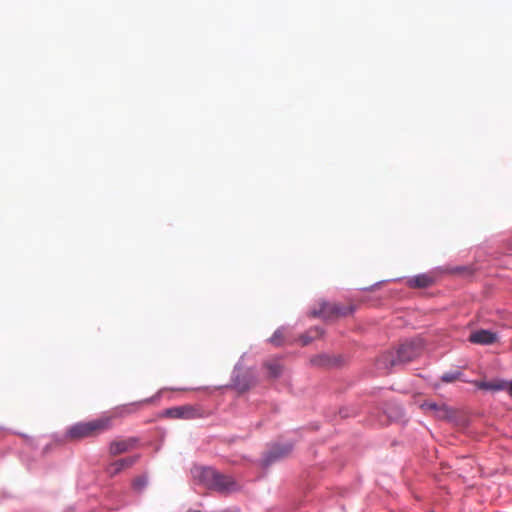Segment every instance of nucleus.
I'll list each match as a JSON object with an SVG mask.
<instances>
[{
    "mask_svg": "<svg viewBox=\"0 0 512 512\" xmlns=\"http://www.w3.org/2000/svg\"><path fill=\"white\" fill-rule=\"evenodd\" d=\"M149 402L150 400L146 399L127 405H122L116 407L111 415H102L90 421L77 422L69 427L66 432V438L69 441H80L86 438L97 437L113 427L114 418L133 413L141 404Z\"/></svg>",
    "mask_w": 512,
    "mask_h": 512,
    "instance_id": "1",
    "label": "nucleus"
},
{
    "mask_svg": "<svg viewBox=\"0 0 512 512\" xmlns=\"http://www.w3.org/2000/svg\"><path fill=\"white\" fill-rule=\"evenodd\" d=\"M192 472L194 478L206 488L219 493H231L240 488L232 476L222 474L212 467H196Z\"/></svg>",
    "mask_w": 512,
    "mask_h": 512,
    "instance_id": "2",
    "label": "nucleus"
},
{
    "mask_svg": "<svg viewBox=\"0 0 512 512\" xmlns=\"http://www.w3.org/2000/svg\"><path fill=\"white\" fill-rule=\"evenodd\" d=\"M422 345L420 342L411 341L399 346L395 353L387 352L378 359V366L383 368L394 367L399 364H406L422 353Z\"/></svg>",
    "mask_w": 512,
    "mask_h": 512,
    "instance_id": "3",
    "label": "nucleus"
},
{
    "mask_svg": "<svg viewBox=\"0 0 512 512\" xmlns=\"http://www.w3.org/2000/svg\"><path fill=\"white\" fill-rule=\"evenodd\" d=\"M352 312V306H343L321 300L309 310V316L313 318L348 317L352 315Z\"/></svg>",
    "mask_w": 512,
    "mask_h": 512,
    "instance_id": "4",
    "label": "nucleus"
},
{
    "mask_svg": "<svg viewBox=\"0 0 512 512\" xmlns=\"http://www.w3.org/2000/svg\"><path fill=\"white\" fill-rule=\"evenodd\" d=\"M164 415L172 419L191 420L203 417L204 413L199 406L183 405L166 409Z\"/></svg>",
    "mask_w": 512,
    "mask_h": 512,
    "instance_id": "5",
    "label": "nucleus"
},
{
    "mask_svg": "<svg viewBox=\"0 0 512 512\" xmlns=\"http://www.w3.org/2000/svg\"><path fill=\"white\" fill-rule=\"evenodd\" d=\"M138 439L130 437L126 439H116L109 444V454L112 457L131 451L136 447Z\"/></svg>",
    "mask_w": 512,
    "mask_h": 512,
    "instance_id": "6",
    "label": "nucleus"
},
{
    "mask_svg": "<svg viewBox=\"0 0 512 512\" xmlns=\"http://www.w3.org/2000/svg\"><path fill=\"white\" fill-rule=\"evenodd\" d=\"M438 274V270L418 274L408 278L406 283L411 288H426L431 286L436 281Z\"/></svg>",
    "mask_w": 512,
    "mask_h": 512,
    "instance_id": "7",
    "label": "nucleus"
},
{
    "mask_svg": "<svg viewBox=\"0 0 512 512\" xmlns=\"http://www.w3.org/2000/svg\"><path fill=\"white\" fill-rule=\"evenodd\" d=\"M468 340L473 344L491 345L498 341V334L491 330L479 329L473 331Z\"/></svg>",
    "mask_w": 512,
    "mask_h": 512,
    "instance_id": "8",
    "label": "nucleus"
},
{
    "mask_svg": "<svg viewBox=\"0 0 512 512\" xmlns=\"http://www.w3.org/2000/svg\"><path fill=\"white\" fill-rule=\"evenodd\" d=\"M139 457V455H134L116 460L106 467V473L110 477H114L123 470L131 468L139 460Z\"/></svg>",
    "mask_w": 512,
    "mask_h": 512,
    "instance_id": "9",
    "label": "nucleus"
},
{
    "mask_svg": "<svg viewBox=\"0 0 512 512\" xmlns=\"http://www.w3.org/2000/svg\"><path fill=\"white\" fill-rule=\"evenodd\" d=\"M420 407L425 413L437 418L443 419L448 416V410L445 405H438L434 402H424Z\"/></svg>",
    "mask_w": 512,
    "mask_h": 512,
    "instance_id": "10",
    "label": "nucleus"
},
{
    "mask_svg": "<svg viewBox=\"0 0 512 512\" xmlns=\"http://www.w3.org/2000/svg\"><path fill=\"white\" fill-rule=\"evenodd\" d=\"M264 367L267 370L268 376L273 379L280 377L284 370V366L280 358H272L265 361Z\"/></svg>",
    "mask_w": 512,
    "mask_h": 512,
    "instance_id": "11",
    "label": "nucleus"
},
{
    "mask_svg": "<svg viewBox=\"0 0 512 512\" xmlns=\"http://www.w3.org/2000/svg\"><path fill=\"white\" fill-rule=\"evenodd\" d=\"M310 362L313 366L322 368L333 367L338 364L335 357L329 356L327 354L316 355L310 359Z\"/></svg>",
    "mask_w": 512,
    "mask_h": 512,
    "instance_id": "12",
    "label": "nucleus"
},
{
    "mask_svg": "<svg viewBox=\"0 0 512 512\" xmlns=\"http://www.w3.org/2000/svg\"><path fill=\"white\" fill-rule=\"evenodd\" d=\"M474 384L481 390L500 391L507 387V382L496 380V381H475Z\"/></svg>",
    "mask_w": 512,
    "mask_h": 512,
    "instance_id": "13",
    "label": "nucleus"
},
{
    "mask_svg": "<svg viewBox=\"0 0 512 512\" xmlns=\"http://www.w3.org/2000/svg\"><path fill=\"white\" fill-rule=\"evenodd\" d=\"M291 449L292 447L290 445H285L283 447H274L271 451H269L265 459V463L269 464L276 459L286 456L291 451Z\"/></svg>",
    "mask_w": 512,
    "mask_h": 512,
    "instance_id": "14",
    "label": "nucleus"
},
{
    "mask_svg": "<svg viewBox=\"0 0 512 512\" xmlns=\"http://www.w3.org/2000/svg\"><path fill=\"white\" fill-rule=\"evenodd\" d=\"M322 334V330L316 327L313 330H310L307 334L301 336V341L303 345L309 344L312 340L320 337Z\"/></svg>",
    "mask_w": 512,
    "mask_h": 512,
    "instance_id": "15",
    "label": "nucleus"
},
{
    "mask_svg": "<svg viewBox=\"0 0 512 512\" xmlns=\"http://www.w3.org/2000/svg\"><path fill=\"white\" fill-rule=\"evenodd\" d=\"M148 483V479L145 475L137 476L132 481V487L136 492H141Z\"/></svg>",
    "mask_w": 512,
    "mask_h": 512,
    "instance_id": "16",
    "label": "nucleus"
},
{
    "mask_svg": "<svg viewBox=\"0 0 512 512\" xmlns=\"http://www.w3.org/2000/svg\"><path fill=\"white\" fill-rule=\"evenodd\" d=\"M463 373L461 371H452L444 373L441 377V380L445 383H452L457 380H462Z\"/></svg>",
    "mask_w": 512,
    "mask_h": 512,
    "instance_id": "17",
    "label": "nucleus"
},
{
    "mask_svg": "<svg viewBox=\"0 0 512 512\" xmlns=\"http://www.w3.org/2000/svg\"><path fill=\"white\" fill-rule=\"evenodd\" d=\"M269 341L275 346H281L287 342L282 329L276 330Z\"/></svg>",
    "mask_w": 512,
    "mask_h": 512,
    "instance_id": "18",
    "label": "nucleus"
},
{
    "mask_svg": "<svg viewBox=\"0 0 512 512\" xmlns=\"http://www.w3.org/2000/svg\"><path fill=\"white\" fill-rule=\"evenodd\" d=\"M506 388H508V392H509L510 396L512 397V381L509 384L507 383Z\"/></svg>",
    "mask_w": 512,
    "mask_h": 512,
    "instance_id": "19",
    "label": "nucleus"
},
{
    "mask_svg": "<svg viewBox=\"0 0 512 512\" xmlns=\"http://www.w3.org/2000/svg\"><path fill=\"white\" fill-rule=\"evenodd\" d=\"M509 250H510V252H512V240L509 243Z\"/></svg>",
    "mask_w": 512,
    "mask_h": 512,
    "instance_id": "20",
    "label": "nucleus"
}]
</instances>
